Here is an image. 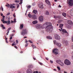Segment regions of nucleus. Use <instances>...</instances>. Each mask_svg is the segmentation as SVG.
I'll return each instance as SVG.
<instances>
[{"label":"nucleus","instance_id":"423d86ee","mask_svg":"<svg viewBox=\"0 0 73 73\" xmlns=\"http://www.w3.org/2000/svg\"><path fill=\"white\" fill-rule=\"evenodd\" d=\"M68 24H70L71 25H73V23L72 22V21L70 20H68L67 21Z\"/></svg>","mask_w":73,"mask_h":73},{"label":"nucleus","instance_id":"2eb2a0df","mask_svg":"<svg viewBox=\"0 0 73 73\" xmlns=\"http://www.w3.org/2000/svg\"><path fill=\"white\" fill-rule=\"evenodd\" d=\"M63 42L64 44L65 43L66 45H68V41L66 40L63 41Z\"/></svg>","mask_w":73,"mask_h":73},{"label":"nucleus","instance_id":"f03ea898","mask_svg":"<svg viewBox=\"0 0 73 73\" xmlns=\"http://www.w3.org/2000/svg\"><path fill=\"white\" fill-rule=\"evenodd\" d=\"M27 32H28V30L26 29H23L22 30V31L21 32V35H23L24 36V35L25 34H27Z\"/></svg>","mask_w":73,"mask_h":73},{"label":"nucleus","instance_id":"09e8293b","mask_svg":"<svg viewBox=\"0 0 73 73\" xmlns=\"http://www.w3.org/2000/svg\"><path fill=\"white\" fill-rule=\"evenodd\" d=\"M10 15V13H7V16H8V15Z\"/></svg>","mask_w":73,"mask_h":73},{"label":"nucleus","instance_id":"5701e85b","mask_svg":"<svg viewBox=\"0 0 73 73\" xmlns=\"http://www.w3.org/2000/svg\"><path fill=\"white\" fill-rule=\"evenodd\" d=\"M37 23V21H35L33 22V24H36Z\"/></svg>","mask_w":73,"mask_h":73},{"label":"nucleus","instance_id":"412c9836","mask_svg":"<svg viewBox=\"0 0 73 73\" xmlns=\"http://www.w3.org/2000/svg\"><path fill=\"white\" fill-rule=\"evenodd\" d=\"M33 12L35 14H37V10H34Z\"/></svg>","mask_w":73,"mask_h":73},{"label":"nucleus","instance_id":"6e6d98bb","mask_svg":"<svg viewBox=\"0 0 73 73\" xmlns=\"http://www.w3.org/2000/svg\"><path fill=\"white\" fill-rule=\"evenodd\" d=\"M14 23V21H11V23Z\"/></svg>","mask_w":73,"mask_h":73},{"label":"nucleus","instance_id":"c756f323","mask_svg":"<svg viewBox=\"0 0 73 73\" xmlns=\"http://www.w3.org/2000/svg\"><path fill=\"white\" fill-rule=\"evenodd\" d=\"M60 64L61 66H64V63L62 62H61Z\"/></svg>","mask_w":73,"mask_h":73},{"label":"nucleus","instance_id":"aec40b11","mask_svg":"<svg viewBox=\"0 0 73 73\" xmlns=\"http://www.w3.org/2000/svg\"><path fill=\"white\" fill-rule=\"evenodd\" d=\"M1 27H2V29H5V27L4 26V25L3 24H1Z\"/></svg>","mask_w":73,"mask_h":73},{"label":"nucleus","instance_id":"9d476101","mask_svg":"<svg viewBox=\"0 0 73 73\" xmlns=\"http://www.w3.org/2000/svg\"><path fill=\"white\" fill-rule=\"evenodd\" d=\"M62 32H63V33H67V36H68V32L66 31L65 29H63L62 30Z\"/></svg>","mask_w":73,"mask_h":73},{"label":"nucleus","instance_id":"79ce46f5","mask_svg":"<svg viewBox=\"0 0 73 73\" xmlns=\"http://www.w3.org/2000/svg\"><path fill=\"white\" fill-rule=\"evenodd\" d=\"M3 23H7V21H4L3 22Z\"/></svg>","mask_w":73,"mask_h":73},{"label":"nucleus","instance_id":"37998d69","mask_svg":"<svg viewBox=\"0 0 73 73\" xmlns=\"http://www.w3.org/2000/svg\"><path fill=\"white\" fill-rule=\"evenodd\" d=\"M54 19H57V16H54Z\"/></svg>","mask_w":73,"mask_h":73},{"label":"nucleus","instance_id":"f3484780","mask_svg":"<svg viewBox=\"0 0 73 73\" xmlns=\"http://www.w3.org/2000/svg\"><path fill=\"white\" fill-rule=\"evenodd\" d=\"M56 45H57L58 47H60L61 46V45L60 43H56Z\"/></svg>","mask_w":73,"mask_h":73},{"label":"nucleus","instance_id":"39448f33","mask_svg":"<svg viewBox=\"0 0 73 73\" xmlns=\"http://www.w3.org/2000/svg\"><path fill=\"white\" fill-rule=\"evenodd\" d=\"M58 49L57 48H55L52 51L53 53H54V54H58Z\"/></svg>","mask_w":73,"mask_h":73},{"label":"nucleus","instance_id":"6e6552de","mask_svg":"<svg viewBox=\"0 0 73 73\" xmlns=\"http://www.w3.org/2000/svg\"><path fill=\"white\" fill-rule=\"evenodd\" d=\"M39 19L40 21H43V17L42 16L39 17Z\"/></svg>","mask_w":73,"mask_h":73},{"label":"nucleus","instance_id":"3c124183","mask_svg":"<svg viewBox=\"0 0 73 73\" xmlns=\"http://www.w3.org/2000/svg\"><path fill=\"white\" fill-rule=\"evenodd\" d=\"M27 46H28V43H26L25 44V47H26Z\"/></svg>","mask_w":73,"mask_h":73},{"label":"nucleus","instance_id":"774afa93","mask_svg":"<svg viewBox=\"0 0 73 73\" xmlns=\"http://www.w3.org/2000/svg\"><path fill=\"white\" fill-rule=\"evenodd\" d=\"M59 7L61 8V5H59Z\"/></svg>","mask_w":73,"mask_h":73},{"label":"nucleus","instance_id":"a18cd8bd","mask_svg":"<svg viewBox=\"0 0 73 73\" xmlns=\"http://www.w3.org/2000/svg\"><path fill=\"white\" fill-rule=\"evenodd\" d=\"M59 31H62V28H61L60 29H59Z\"/></svg>","mask_w":73,"mask_h":73},{"label":"nucleus","instance_id":"de8ad7c7","mask_svg":"<svg viewBox=\"0 0 73 73\" xmlns=\"http://www.w3.org/2000/svg\"><path fill=\"white\" fill-rule=\"evenodd\" d=\"M31 6H27V8H31Z\"/></svg>","mask_w":73,"mask_h":73},{"label":"nucleus","instance_id":"69168bd1","mask_svg":"<svg viewBox=\"0 0 73 73\" xmlns=\"http://www.w3.org/2000/svg\"><path fill=\"white\" fill-rule=\"evenodd\" d=\"M46 59L47 60H48V58H46Z\"/></svg>","mask_w":73,"mask_h":73},{"label":"nucleus","instance_id":"b1692460","mask_svg":"<svg viewBox=\"0 0 73 73\" xmlns=\"http://www.w3.org/2000/svg\"><path fill=\"white\" fill-rule=\"evenodd\" d=\"M46 38L48 39H52V37H50V36H47Z\"/></svg>","mask_w":73,"mask_h":73},{"label":"nucleus","instance_id":"20e7f679","mask_svg":"<svg viewBox=\"0 0 73 73\" xmlns=\"http://www.w3.org/2000/svg\"><path fill=\"white\" fill-rule=\"evenodd\" d=\"M64 64L67 65H69L70 64V62L69 60L66 59L64 61Z\"/></svg>","mask_w":73,"mask_h":73},{"label":"nucleus","instance_id":"e433bc0d","mask_svg":"<svg viewBox=\"0 0 73 73\" xmlns=\"http://www.w3.org/2000/svg\"><path fill=\"white\" fill-rule=\"evenodd\" d=\"M54 44H56L57 43H56V40H54Z\"/></svg>","mask_w":73,"mask_h":73},{"label":"nucleus","instance_id":"8fccbe9b","mask_svg":"<svg viewBox=\"0 0 73 73\" xmlns=\"http://www.w3.org/2000/svg\"><path fill=\"white\" fill-rule=\"evenodd\" d=\"M33 73H38V71H34Z\"/></svg>","mask_w":73,"mask_h":73},{"label":"nucleus","instance_id":"49530a36","mask_svg":"<svg viewBox=\"0 0 73 73\" xmlns=\"http://www.w3.org/2000/svg\"><path fill=\"white\" fill-rule=\"evenodd\" d=\"M39 64L41 65H42V63L41 62H39Z\"/></svg>","mask_w":73,"mask_h":73},{"label":"nucleus","instance_id":"13d9d810","mask_svg":"<svg viewBox=\"0 0 73 73\" xmlns=\"http://www.w3.org/2000/svg\"><path fill=\"white\" fill-rule=\"evenodd\" d=\"M35 4H36L35 3H33L32 4V5L33 6H34V5H35Z\"/></svg>","mask_w":73,"mask_h":73},{"label":"nucleus","instance_id":"e2e57ef3","mask_svg":"<svg viewBox=\"0 0 73 73\" xmlns=\"http://www.w3.org/2000/svg\"><path fill=\"white\" fill-rule=\"evenodd\" d=\"M13 37H11L10 38V40H12V39L13 38Z\"/></svg>","mask_w":73,"mask_h":73},{"label":"nucleus","instance_id":"7c9ffc66","mask_svg":"<svg viewBox=\"0 0 73 73\" xmlns=\"http://www.w3.org/2000/svg\"><path fill=\"white\" fill-rule=\"evenodd\" d=\"M23 3V0H20V3L19 4H21Z\"/></svg>","mask_w":73,"mask_h":73},{"label":"nucleus","instance_id":"1a4fd4ad","mask_svg":"<svg viewBox=\"0 0 73 73\" xmlns=\"http://www.w3.org/2000/svg\"><path fill=\"white\" fill-rule=\"evenodd\" d=\"M32 19H34V20L37 19V16L34 15H33L32 16Z\"/></svg>","mask_w":73,"mask_h":73},{"label":"nucleus","instance_id":"5fc2aeb1","mask_svg":"<svg viewBox=\"0 0 73 73\" xmlns=\"http://www.w3.org/2000/svg\"><path fill=\"white\" fill-rule=\"evenodd\" d=\"M14 47L15 48H16V49H17V47L16 46H15Z\"/></svg>","mask_w":73,"mask_h":73},{"label":"nucleus","instance_id":"393cba45","mask_svg":"<svg viewBox=\"0 0 73 73\" xmlns=\"http://www.w3.org/2000/svg\"><path fill=\"white\" fill-rule=\"evenodd\" d=\"M28 16H29V17H30V18H31V17H32V15L30 14H29L28 15Z\"/></svg>","mask_w":73,"mask_h":73},{"label":"nucleus","instance_id":"ea45409f","mask_svg":"<svg viewBox=\"0 0 73 73\" xmlns=\"http://www.w3.org/2000/svg\"><path fill=\"white\" fill-rule=\"evenodd\" d=\"M62 20H59L58 21V23H61V22H62Z\"/></svg>","mask_w":73,"mask_h":73},{"label":"nucleus","instance_id":"0e129e2a","mask_svg":"<svg viewBox=\"0 0 73 73\" xmlns=\"http://www.w3.org/2000/svg\"><path fill=\"white\" fill-rule=\"evenodd\" d=\"M71 47L73 49V45H72L71 46Z\"/></svg>","mask_w":73,"mask_h":73},{"label":"nucleus","instance_id":"473e14b6","mask_svg":"<svg viewBox=\"0 0 73 73\" xmlns=\"http://www.w3.org/2000/svg\"><path fill=\"white\" fill-rule=\"evenodd\" d=\"M46 15H49V12L48 11H46Z\"/></svg>","mask_w":73,"mask_h":73},{"label":"nucleus","instance_id":"4468645a","mask_svg":"<svg viewBox=\"0 0 73 73\" xmlns=\"http://www.w3.org/2000/svg\"><path fill=\"white\" fill-rule=\"evenodd\" d=\"M56 40H60V36H59L58 35H56Z\"/></svg>","mask_w":73,"mask_h":73},{"label":"nucleus","instance_id":"bb28decb","mask_svg":"<svg viewBox=\"0 0 73 73\" xmlns=\"http://www.w3.org/2000/svg\"><path fill=\"white\" fill-rule=\"evenodd\" d=\"M32 46L33 48V49H35V48H36V46L33 45H32Z\"/></svg>","mask_w":73,"mask_h":73},{"label":"nucleus","instance_id":"ddd939ff","mask_svg":"<svg viewBox=\"0 0 73 73\" xmlns=\"http://www.w3.org/2000/svg\"><path fill=\"white\" fill-rule=\"evenodd\" d=\"M10 8L11 9H13V8H15V6H13L12 4H11L10 5Z\"/></svg>","mask_w":73,"mask_h":73},{"label":"nucleus","instance_id":"4be33fe9","mask_svg":"<svg viewBox=\"0 0 73 73\" xmlns=\"http://www.w3.org/2000/svg\"><path fill=\"white\" fill-rule=\"evenodd\" d=\"M2 17H3L2 19L1 20L3 22L4 21V20H5V18H4L5 17V16H3Z\"/></svg>","mask_w":73,"mask_h":73},{"label":"nucleus","instance_id":"4d7b16f0","mask_svg":"<svg viewBox=\"0 0 73 73\" xmlns=\"http://www.w3.org/2000/svg\"><path fill=\"white\" fill-rule=\"evenodd\" d=\"M14 23H15V22H16V19H14Z\"/></svg>","mask_w":73,"mask_h":73},{"label":"nucleus","instance_id":"72a5a7b5","mask_svg":"<svg viewBox=\"0 0 73 73\" xmlns=\"http://www.w3.org/2000/svg\"><path fill=\"white\" fill-rule=\"evenodd\" d=\"M19 0H15V3H19Z\"/></svg>","mask_w":73,"mask_h":73},{"label":"nucleus","instance_id":"338daca9","mask_svg":"<svg viewBox=\"0 0 73 73\" xmlns=\"http://www.w3.org/2000/svg\"><path fill=\"white\" fill-rule=\"evenodd\" d=\"M6 43H8V41H7V40H6Z\"/></svg>","mask_w":73,"mask_h":73},{"label":"nucleus","instance_id":"58836bf2","mask_svg":"<svg viewBox=\"0 0 73 73\" xmlns=\"http://www.w3.org/2000/svg\"><path fill=\"white\" fill-rule=\"evenodd\" d=\"M14 36V34H12L10 35V37H13Z\"/></svg>","mask_w":73,"mask_h":73},{"label":"nucleus","instance_id":"6ab92c4d","mask_svg":"<svg viewBox=\"0 0 73 73\" xmlns=\"http://www.w3.org/2000/svg\"><path fill=\"white\" fill-rule=\"evenodd\" d=\"M45 2L47 3V4H48V5H50V2L48 0H45Z\"/></svg>","mask_w":73,"mask_h":73},{"label":"nucleus","instance_id":"bf43d9fd","mask_svg":"<svg viewBox=\"0 0 73 73\" xmlns=\"http://www.w3.org/2000/svg\"><path fill=\"white\" fill-rule=\"evenodd\" d=\"M15 44L14 43H13L12 44V46H14Z\"/></svg>","mask_w":73,"mask_h":73},{"label":"nucleus","instance_id":"052dcab7","mask_svg":"<svg viewBox=\"0 0 73 73\" xmlns=\"http://www.w3.org/2000/svg\"><path fill=\"white\" fill-rule=\"evenodd\" d=\"M5 40H7V39H8V38H6V36H5Z\"/></svg>","mask_w":73,"mask_h":73},{"label":"nucleus","instance_id":"a19ab883","mask_svg":"<svg viewBox=\"0 0 73 73\" xmlns=\"http://www.w3.org/2000/svg\"><path fill=\"white\" fill-rule=\"evenodd\" d=\"M29 42H30V43H31V44L33 43V42H32V41L31 40H29Z\"/></svg>","mask_w":73,"mask_h":73},{"label":"nucleus","instance_id":"a211bd4d","mask_svg":"<svg viewBox=\"0 0 73 73\" xmlns=\"http://www.w3.org/2000/svg\"><path fill=\"white\" fill-rule=\"evenodd\" d=\"M62 16H63L64 17H66V14L65 13H62Z\"/></svg>","mask_w":73,"mask_h":73},{"label":"nucleus","instance_id":"9b49d317","mask_svg":"<svg viewBox=\"0 0 73 73\" xmlns=\"http://www.w3.org/2000/svg\"><path fill=\"white\" fill-rule=\"evenodd\" d=\"M70 14L71 16H73V9L70 10Z\"/></svg>","mask_w":73,"mask_h":73},{"label":"nucleus","instance_id":"603ef678","mask_svg":"<svg viewBox=\"0 0 73 73\" xmlns=\"http://www.w3.org/2000/svg\"><path fill=\"white\" fill-rule=\"evenodd\" d=\"M50 63H51V64H53V61H52V60H50Z\"/></svg>","mask_w":73,"mask_h":73},{"label":"nucleus","instance_id":"864d4df0","mask_svg":"<svg viewBox=\"0 0 73 73\" xmlns=\"http://www.w3.org/2000/svg\"><path fill=\"white\" fill-rule=\"evenodd\" d=\"M16 43L17 44H18V40H16Z\"/></svg>","mask_w":73,"mask_h":73},{"label":"nucleus","instance_id":"f257e3e1","mask_svg":"<svg viewBox=\"0 0 73 73\" xmlns=\"http://www.w3.org/2000/svg\"><path fill=\"white\" fill-rule=\"evenodd\" d=\"M44 28H45L47 32H51L52 31L53 27L52 26V23L49 22L45 23L42 25L38 24L36 26L37 29H44Z\"/></svg>","mask_w":73,"mask_h":73},{"label":"nucleus","instance_id":"c85d7f7f","mask_svg":"<svg viewBox=\"0 0 73 73\" xmlns=\"http://www.w3.org/2000/svg\"><path fill=\"white\" fill-rule=\"evenodd\" d=\"M63 25H64L63 24H60L59 26V27L61 28H62V27H63Z\"/></svg>","mask_w":73,"mask_h":73},{"label":"nucleus","instance_id":"dca6fc26","mask_svg":"<svg viewBox=\"0 0 73 73\" xmlns=\"http://www.w3.org/2000/svg\"><path fill=\"white\" fill-rule=\"evenodd\" d=\"M23 27H24V25H23V24L20 25V27H19L20 29H22Z\"/></svg>","mask_w":73,"mask_h":73},{"label":"nucleus","instance_id":"680f3d73","mask_svg":"<svg viewBox=\"0 0 73 73\" xmlns=\"http://www.w3.org/2000/svg\"><path fill=\"white\" fill-rule=\"evenodd\" d=\"M7 35H8V33H9V32L8 31H7Z\"/></svg>","mask_w":73,"mask_h":73},{"label":"nucleus","instance_id":"0eeeda50","mask_svg":"<svg viewBox=\"0 0 73 73\" xmlns=\"http://www.w3.org/2000/svg\"><path fill=\"white\" fill-rule=\"evenodd\" d=\"M39 7L40 8H43V3H41L39 5Z\"/></svg>","mask_w":73,"mask_h":73},{"label":"nucleus","instance_id":"7ed1b4c3","mask_svg":"<svg viewBox=\"0 0 73 73\" xmlns=\"http://www.w3.org/2000/svg\"><path fill=\"white\" fill-rule=\"evenodd\" d=\"M67 3L70 6H72L73 5V0H68Z\"/></svg>","mask_w":73,"mask_h":73},{"label":"nucleus","instance_id":"f704fd0d","mask_svg":"<svg viewBox=\"0 0 73 73\" xmlns=\"http://www.w3.org/2000/svg\"><path fill=\"white\" fill-rule=\"evenodd\" d=\"M7 4L8 5H5L6 7H9L10 5H9L8 4Z\"/></svg>","mask_w":73,"mask_h":73},{"label":"nucleus","instance_id":"f8f14e48","mask_svg":"<svg viewBox=\"0 0 73 73\" xmlns=\"http://www.w3.org/2000/svg\"><path fill=\"white\" fill-rule=\"evenodd\" d=\"M27 73H32V71L30 69H28L27 70Z\"/></svg>","mask_w":73,"mask_h":73},{"label":"nucleus","instance_id":"2f4dec72","mask_svg":"<svg viewBox=\"0 0 73 73\" xmlns=\"http://www.w3.org/2000/svg\"><path fill=\"white\" fill-rule=\"evenodd\" d=\"M11 27H10L8 28L7 31H9H9H10V30H11Z\"/></svg>","mask_w":73,"mask_h":73},{"label":"nucleus","instance_id":"a878e982","mask_svg":"<svg viewBox=\"0 0 73 73\" xmlns=\"http://www.w3.org/2000/svg\"><path fill=\"white\" fill-rule=\"evenodd\" d=\"M11 21H7V25H9V24H10V23Z\"/></svg>","mask_w":73,"mask_h":73},{"label":"nucleus","instance_id":"c9c22d12","mask_svg":"<svg viewBox=\"0 0 73 73\" xmlns=\"http://www.w3.org/2000/svg\"><path fill=\"white\" fill-rule=\"evenodd\" d=\"M57 69L58 70H60L61 68L60 67L57 66Z\"/></svg>","mask_w":73,"mask_h":73},{"label":"nucleus","instance_id":"4c0bfd02","mask_svg":"<svg viewBox=\"0 0 73 73\" xmlns=\"http://www.w3.org/2000/svg\"><path fill=\"white\" fill-rule=\"evenodd\" d=\"M60 16H57V18L58 19H60Z\"/></svg>","mask_w":73,"mask_h":73},{"label":"nucleus","instance_id":"c03bdc74","mask_svg":"<svg viewBox=\"0 0 73 73\" xmlns=\"http://www.w3.org/2000/svg\"><path fill=\"white\" fill-rule=\"evenodd\" d=\"M29 68H33V66L32 65H31Z\"/></svg>","mask_w":73,"mask_h":73},{"label":"nucleus","instance_id":"cd10ccee","mask_svg":"<svg viewBox=\"0 0 73 73\" xmlns=\"http://www.w3.org/2000/svg\"><path fill=\"white\" fill-rule=\"evenodd\" d=\"M0 9L1 10V11L2 10V11H3V7H2V6H1V7H0Z\"/></svg>","mask_w":73,"mask_h":73}]
</instances>
